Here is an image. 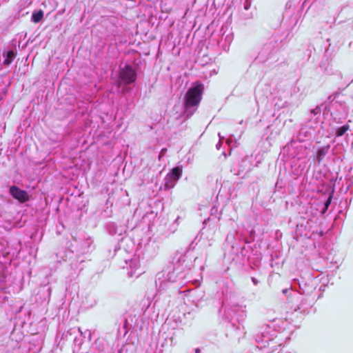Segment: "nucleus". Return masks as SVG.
<instances>
[{"instance_id": "35", "label": "nucleus", "mask_w": 353, "mask_h": 353, "mask_svg": "<svg viewBox=\"0 0 353 353\" xmlns=\"http://www.w3.org/2000/svg\"><path fill=\"white\" fill-rule=\"evenodd\" d=\"M290 156L292 157H297L298 159H300V157H298V154H296L295 152H290Z\"/></svg>"}, {"instance_id": "43", "label": "nucleus", "mask_w": 353, "mask_h": 353, "mask_svg": "<svg viewBox=\"0 0 353 353\" xmlns=\"http://www.w3.org/2000/svg\"><path fill=\"white\" fill-rule=\"evenodd\" d=\"M127 325H128V321H127V319H125V321H124V327L125 328H127Z\"/></svg>"}, {"instance_id": "37", "label": "nucleus", "mask_w": 353, "mask_h": 353, "mask_svg": "<svg viewBox=\"0 0 353 353\" xmlns=\"http://www.w3.org/2000/svg\"><path fill=\"white\" fill-rule=\"evenodd\" d=\"M296 311H300V312H305V309L302 310V305H299L297 307V309H296Z\"/></svg>"}, {"instance_id": "27", "label": "nucleus", "mask_w": 353, "mask_h": 353, "mask_svg": "<svg viewBox=\"0 0 353 353\" xmlns=\"http://www.w3.org/2000/svg\"><path fill=\"white\" fill-rule=\"evenodd\" d=\"M6 281V275L3 271H0V290H3Z\"/></svg>"}, {"instance_id": "39", "label": "nucleus", "mask_w": 353, "mask_h": 353, "mask_svg": "<svg viewBox=\"0 0 353 353\" xmlns=\"http://www.w3.org/2000/svg\"><path fill=\"white\" fill-rule=\"evenodd\" d=\"M221 144H222L221 142H220V141L218 142V143L216 145V148L217 150L220 149V148L221 147Z\"/></svg>"}, {"instance_id": "3", "label": "nucleus", "mask_w": 353, "mask_h": 353, "mask_svg": "<svg viewBox=\"0 0 353 353\" xmlns=\"http://www.w3.org/2000/svg\"><path fill=\"white\" fill-rule=\"evenodd\" d=\"M204 85L200 81L194 82L188 89L183 99V116L186 119L191 117L197 110L201 101Z\"/></svg>"}, {"instance_id": "40", "label": "nucleus", "mask_w": 353, "mask_h": 353, "mask_svg": "<svg viewBox=\"0 0 353 353\" xmlns=\"http://www.w3.org/2000/svg\"><path fill=\"white\" fill-rule=\"evenodd\" d=\"M232 142V139L228 138L226 139V143L228 144V145H230Z\"/></svg>"}, {"instance_id": "47", "label": "nucleus", "mask_w": 353, "mask_h": 353, "mask_svg": "<svg viewBox=\"0 0 353 353\" xmlns=\"http://www.w3.org/2000/svg\"><path fill=\"white\" fill-rule=\"evenodd\" d=\"M300 149H301V150L303 149V146H301H301H300Z\"/></svg>"}, {"instance_id": "48", "label": "nucleus", "mask_w": 353, "mask_h": 353, "mask_svg": "<svg viewBox=\"0 0 353 353\" xmlns=\"http://www.w3.org/2000/svg\"><path fill=\"white\" fill-rule=\"evenodd\" d=\"M330 39H327V42H330Z\"/></svg>"}, {"instance_id": "28", "label": "nucleus", "mask_w": 353, "mask_h": 353, "mask_svg": "<svg viewBox=\"0 0 353 353\" xmlns=\"http://www.w3.org/2000/svg\"><path fill=\"white\" fill-rule=\"evenodd\" d=\"M179 219H180V217L178 216L175 219V220L174 221L172 224L170 226V229L172 232H175L176 230L177 226L179 225Z\"/></svg>"}, {"instance_id": "10", "label": "nucleus", "mask_w": 353, "mask_h": 353, "mask_svg": "<svg viewBox=\"0 0 353 353\" xmlns=\"http://www.w3.org/2000/svg\"><path fill=\"white\" fill-rule=\"evenodd\" d=\"M137 71L136 67L128 63L123 66L119 65L117 79L119 85H131L137 81Z\"/></svg>"}, {"instance_id": "15", "label": "nucleus", "mask_w": 353, "mask_h": 353, "mask_svg": "<svg viewBox=\"0 0 353 353\" xmlns=\"http://www.w3.org/2000/svg\"><path fill=\"white\" fill-rule=\"evenodd\" d=\"M296 283L299 288L298 292L305 295L311 294L316 289V281L312 278H309L306 282L303 281L301 282L299 279H294V285L295 286Z\"/></svg>"}, {"instance_id": "18", "label": "nucleus", "mask_w": 353, "mask_h": 353, "mask_svg": "<svg viewBox=\"0 0 353 353\" xmlns=\"http://www.w3.org/2000/svg\"><path fill=\"white\" fill-rule=\"evenodd\" d=\"M124 262L125 265H123V268H130L128 272L129 277H132L134 275L139 276L141 274V271L138 272L140 268V261L137 257L134 256L130 259H125Z\"/></svg>"}, {"instance_id": "8", "label": "nucleus", "mask_w": 353, "mask_h": 353, "mask_svg": "<svg viewBox=\"0 0 353 353\" xmlns=\"http://www.w3.org/2000/svg\"><path fill=\"white\" fill-rule=\"evenodd\" d=\"M69 260L70 266L74 272H80L84 268L83 263L85 262V258L83 255L74 254V251L62 249L56 253V260L57 262L66 261Z\"/></svg>"}, {"instance_id": "11", "label": "nucleus", "mask_w": 353, "mask_h": 353, "mask_svg": "<svg viewBox=\"0 0 353 353\" xmlns=\"http://www.w3.org/2000/svg\"><path fill=\"white\" fill-rule=\"evenodd\" d=\"M305 214L306 216H301V221L296 224L295 232L297 236L310 238L314 221L307 214V210H305Z\"/></svg>"}, {"instance_id": "5", "label": "nucleus", "mask_w": 353, "mask_h": 353, "mask_svg": "<svg viewBox=\"0 0 353 353\" xmlns=\"http://www.w3.org/2000/svg\"><path fill=\"white\" fill-rule=\"evenodd\" d=\"M278 334L279 332L272 323L258 326L254 333L255 341L258 343L257 347L264 348L271 345V348H274L276 345L280 346L282 342Z\"/></svg>"}, {"instance_id": "33", "label": "nucleus", "mask_w": 353, "mask_h": 353, "mask_svg": "<svg viewBox=\"0 0 353 353\" xmlns=\"http://www.w3.org/2000/svg\"><path fill=\"white\" fill-rule=\"evenodd\" d=\"M167 152V148H163L161 150L160 153L159 154V159H161V158L165 155V154Z\"/></svg>"}, {"instance_id": "13", "label": "nucleus", "mask_w": 353, "mask_h": 353, "mask_svg": "<svg viewBox=\"0 0 353 353\" xmlns=\"http://www.w3.org/2000/svg\"><path fill=\"white\" fill-rule=\"evenodd\" d=\"M332 193L330 194L326 199L323 201H319L317 203L312 204L310 206L311 213L316 216H324L330 208L332 201Z\"/></svg>"}, {"instance_id": "14", "label": "nucleus", "mask_w": 353, "mask_h": 353, "mask_svg": "<svg viewBox=\"0 0 353 353\" xmlns=\"http://www.w3.org/2000/svg\"><path fill=\"white\" fill-rule=\"evenodd\" d=\"M93 242L92 238L86 235H84L82 238H74V246L76 251L82 255L90 251Z\"/></svg>"}, {"instance_id": "12", "label": "nucleus", "mask_w": 353, "mask_h": 353, "mask_svg": "<svg viewBox=\"0 0 353 353\" xmlns=\"http://www.w3.org/2000/svg\"><path fill=\"white\" fill-rule=\"evenodd\" d=\"M182 175V166L177 165L170 170L164 179L165 190L173 188Z\"/></svg>"}, {"instance_id": "34", "label": "nucleus", "mask_w": 353, "mask_h": 353, "mask_svg": "<svg viewBox=\"0 0 353 353\" xmlns=\"http://www.w3.org/2000/svg\"><path fill=\"white\" fill-rule=\"evenodd\" d=\"M251 281L254 285H257L259 283V281L254 276L251 277Z\"/></svg>"}, {"instance_id": "42", "label": "nucleus", "mask_w": 353, "mask_h": 353, "mask_svg": "<svg viewBox=\"0 0 353 353\" xmlns=\"http://www.w3.org/2000/svg\"><path fill=\"white\" fill-rule=\"evenodd\" d=\"M330 46H331V43H329L328 47L325 49V53L328 52Z\"/></svg>"}, {"instance_id": "6", "label": "nucleus", "mask_w": 353, "mask_h": 353, "mask_svg": "<svg viewBox=\"0 0 353 353\" xmlns=\"http://www.w3.org/2000/svg\"><path fill=\"white\" fill-rule=\"evenodd\" d=\"M255 231L253 229L250 230H245L238 227L236 230L230 232L226 237V243L231 245L234 252L238 254L241 249V254L244 256L245 248H242V243H249L254 240Z\"/></svg>"}, {"instance_id": "25", "label": "nucleus", "mask_w": 353, "mask_h": 353, "mask_svg": "<svg viewBox=\"0 0 353 353\" xmlns=\"http://www.w3.org/2000/svg\"><path fill=\"white\" fill-rule=\"evenodd\" d=\"M350 129V125L347 123L341 126L337 127L335 128V135L336 137H341L346 133V132Z\"/></svg>"}, {"instance_id": "41", "label": "nucleus", "mask_w": 353, "mask_h": 353, "mask_svg": "<svg viewBox=\"0 0 353 353\" xmlns=\"http://www.w3.org/2000/svg\"><path fill=\"white\" fill-rule=\"evenodd\" d=\"M194 353H201V349L199 347H196L194 350Z\"/></svg>"}, {"instance_id": "38", "label": "nucleus", "mask_w": 353, "mask_h": 353, "mask_svg": "<svg viewBox=\"0 0 353 353\" xmlns=\"http://www.w3.org/2000/svg\"><path fill=\"white\" fill-rule=\"evenodd\" d=\"M218 136L219 137V141L222 143L223 141L225 140V137L221 136L220 133L218 134Z\"/></svg>"}, {"instance_id": "46", "label": "nucleus", "mask_w": 353, "mask_h": 353, "mask_svg": "<svg viewBox=\"0 0 353 353\" xmlns=\"http://www.w3.org/2000/svg\"><path fill=\"white\" fill-rule=\"evenodd\" d=\"M274 322H275V320H273V321H272V323L275 325V324H274ZM270 323H271V322H270V323H269V324H270Z\"/></svg>"}, {"instance_id": "17", "label": "nucleus", "mask_w": 353, "mask_h": 353, "mask_svg": "<svg viewBox=\"0 0 353 353\" xmlns=\"http://www.w3.org/2000/svg\"><path fill=\"white\" fill-rule=\"evenodd\" d=\"M10 195L21 203H24L30 199V196L26 190H21L15 185L9 188Z\"/></svg>"}, {"instance_id": "26", "label": "nucleus", "mask_w": 353, "mask_h": 353, "mask_svg": "<svg viewBox=\"0 0 353 353\" xmlns=\"http://www.w3.org/2000/svg\"><path fill=\"white\" fill-rule=\"evenodd\" d=\"M40 294H42L43 296H46L44 297V300H47L48 302L50 300V296L51 294V288L47 285H44L41 287L39 292Z\"/></svg>"}, {"instance_id": "44", "label": "nucleus", "mask_w": 353, "mask_h": 353, "mask_svg": "<svg viewBox=\"0 0 353 353\" xmlns=\"http://www.w3.org/2000/svg\"><path fill=\"white\" fill-rule=\"evenodd\" d=\"M123 352V350L122 349H119L117 352V353H121Z\"/></svg>"}, {"instance_id": "45", "label": "nucleus", "mask_w": 353, "mask_h": 353, "mask_svg": "<svg viewBox=\"0 0 353 353\" xmlns=\"http://www.w3.org/2000/svg\"><path fill=\"white\" fill-rule=\"evenodd\" d=\"M347 203V200H345L344 201V204L346 205Z\"/></svg>"}, {"instance_id": "23", "label": "nucleus", "mask_w": 353, "mask_h": 353, "mask_svg": "<svg viewBox=\"0 0 353 353\" xmlns=\"http://www.w3.org/2000/svg\"><path fill=\"white\" fill-rule=\"evenodd\" d=\"M161 339H164V341L161 343V346H169L171 347L174 345V338L172 336H169L168 334H166L165 333H163L161 334L159 339V343L160 342V340Z\"/></svg>"}, {"instance_id": "7", "label": "nucleus", "mask_w": 353, "mask_h": 353, "mask_svg": "<svg viewBox=\"0 0 353 353\" xmlns=\"http://www.w3.org/2000/svg\"><path fill=\"white\" fill-rule=\"evenodd\" d=\"M105 230L110 236L113 237V245L106 246L107 257L113 258L116 252L120 250L119 242L124 240L122 235L125 232V229L122 225L118 226L115 223L110 221L105 224Z\"/></svg>"}, {"instance_id": "36", "label": "nucleus", "mask_w": 353, "mask_h": 353, "mask_svg": "<svg viewBox=\"0 0 353 353\" xmlns=\"http://www.w3.org/2000/svg\"><path fill=\"white\" fill-rule=\"evenodd\" d=\"M96 303H97L96 300H95V299H93V300H92V303H91L90 304H88V307H93L94 305H96Z\"/></svg>"}, {"instance_id": "32", "label": "nucleus", "mask_w": 353, "mask_h": 353, "mask_svg": "<svg viewBox=\"0 0 353 353\" xmlns=\"http://www.w3.org/2000/svg\"><path fill=\"white\" fill-rule=\"evenodd\" d=\"M293 290H292V285L290 286V288H285V289H283L282 290V293L284 294V295H288V292H292Z\"/></svg>"}, {"instance_id": "24", "label": "nucleus", "mask_w": 353, "mask_h": 353, "mask_svg": "<svg viewBox=\"0 0 353 353\" xmlns=\"http://www.w3.org/2000/svg\"><path fill=\"white\" fill-rule=\"evenodd\" d=\"M44 12L42 10H35L32 12L31 16V21L33 23H39L43 18Z\"/></svg>"}, {"instance_id": "19", "label": "nucleus", "mask_w": 353, "mask_h": 353, "mask_svg": "<svg viewBox=\"0 0 353 353\" xmlns=\"http://www.w3.org/2000/svg\"><path fill=\"white\" fill-rule=\"evenodd\" d=\"M321 114V108L320 106H316L314 108L312 109L308 114V117L307 119V121L305 123V124L312 125L316 127V129L318 128L320 123V117Z\"/></svg>"}, {"instance_id": "21", "label": "nucleus", "mask_w": 353, "mask_h": 353, "mask_svg": "<svg viewBox=\"0 0 353 353\" xmlns=\"http://www.w3.org/2000/svg\"><path fill=\"white\" fill-rule=\"evenodd\" d=\"M17 56V50L14 48H9L3 52V64L9 65Z\"/></svg>"}, {"instance_id": "29", "label": "nucleus", "mask_w": 353, "mask_h": 353, "mask_svg": "<svg viewBox=\"0 0 353 353\" xmlns=\"http://www.w3.org/2000/svg\"><path fill=\"white\" fill-rule=\"evenodd\" d=\"M288 104H289V102L287 100H285L283 102L281 101V103L276 102L274 105H275V107H277V108L280 109V108L287 107L288 105Z\"/></svg>"}, {"instance_id": "2", "label": "nucleus", "mask_w": 353, "mask_h": 353, "mask_svg": "<svg viewBox=\"0 0 353 353\" xmlns=\"http://www.w3.org/2000/svg\"><path fill=\"white\" fill-rule=\"evenodd\" d=\"M219 313L223 320L227 323L228 332H234L239 338V334L243 333V325L247 317L246 305L230 302H223Z\"/></svg>"}, {"instance_id": "20", "label": "nucleus", "mask_w": 353, "mask_h": 353, "mask_svg": "<svg viewBox=\"0 0 353 353\" xmlns=\"http://www.w3.org/2000/svg\"><path fill=\"white\" fill-rule=\"evenodd\" d=\"M330 148V145L327 144L317 148L314 159L319 164H321L325 156L329 153Z\"/></svg>"}, {"instance_id": "22", "label": "nucleus", "mask_w": 353, "mask_h": 353, "mask_svg": "<svg viewBox=\"0 0 353 353\" xmlns=\"http://www.w3.org/2000/svg\"><path fill=\"white\" fill-rule=\"evenodd\" d=\"M93 353H110L108 350V345L105 344L102 339H97L93 344Z\"/></svg>"}, {"instance_id": "31", "label": "nucleus", "mask_w": 353, "mask_h": 353, "mask_svg": "<svg viewBox=\"0 0 353 353\" xmlns=\"http://www.w3.org/2000/svg\"><path fill=\"white\" fill-rule=\"evenodd\" d=\"M251 6V0H245L243 3V8L248 10Z\"/></svg>"}, {"instance_id": "1", "label": "nucleus", "mask_w": 353, "mask_h": 353, "mask_svg": "<svg viewBox=\"0 0 353 353\" xmlns=\"http://www.w3.org/2000/svg\"><path fill=\"white\" fill-rule=\"evenodd\" d=\"M194 243L192 241L187 248L185 252L177 251L172 256V265L167 268V276L164 278V272H159L156 276L155 284L160 289H163L166 282L174 283L185 276V270L187 265H184L185 261L186 252L192 250Z\"/></svg>"}, {"instance_id": "30", "label": "nucleus", "mask_w": 353, "mask_h": 353, "mask_svg": "<svg viewBox=\"0 0 353 353\" xmlns=\"http://www.w3.org/2000/svg\"><path fill=\"white\" fill-rule=\"evenodd\" d=\"M300 92V88L296 85H294L291 88V96L294 97Z\"/></svg>"}, {"instance_id": "9", "label": "nucleus", "mask_w": 353, "mask_h": 353, "mask_svg": "<svg viewBox=\"0 0 353 353\" xmlns=\"http://www.w3.org/2000/svg\"><path fill=\"white\" fill-rule=\"evenodd\" d=\"M315 132V126L305 123L302 124L296 135L292 137L291 141L283 148V150L290 151L294 148H299V146L295 145L296 142L303 143L310 139Z\"/></svg>"}, {"instance_id": "4", "label": "nucleus", "mask_w": 353, "mask_h": 353, "mask_svg": "<svg viewBox=\"0 0 353 353\" xmlns=\"http://www.w3.org/2000/svg\"><path fill=\"white\" fill-rule=\"evenodd\" d=\"M280 38L277 35H272L262 45L254 61L257 63H266L268 67H272L279 60V43Z\"/></svg>"}, {"instance_id": "16", "label": "nucleus", "mask_w": 353, "mask_h": 353, "mask_svg": "<svg viewBox=\"0 0 353 353\" xmlns=\"http://www.w3.org/2000/svg\"><path fill=\"white\" fill-rule=\"evenodd\" d=\"M86 335H88V340L90 341L92 334L90 330H86L84 333V336H83V333L81 332L79 336H75L73 341L72 353H88L87 348L83 347V338H85Z\"/></svg>"}]
</instances>
